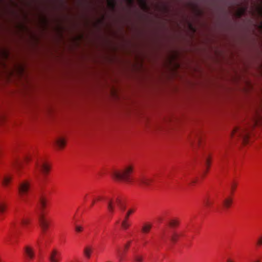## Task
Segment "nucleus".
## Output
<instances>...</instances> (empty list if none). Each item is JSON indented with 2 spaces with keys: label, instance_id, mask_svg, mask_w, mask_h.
<instances>
[{
  "label": "nucleus",
  "instance_id": "nucleus-1",
  "mask_svg": "<svg viewBox=\"0 0 262 262\" xmlns=\"http://www.w3.org/2000/svg\"><path fill=\"white\" fill-rule=\"evenodd\" d=\"M50 170V165L43 160H40L36 164V177L40 185L45 183L47 176Z\"/></svg>",
  "mask_w": 262,
  "mask_h": 262
},
{
  "label": "nucleus",
  "instance_id": "nucleus-2",
  "mask_svg": "<svg viewBox=\"0 0 262 262\" xmlns=\"http://www.w3.org/2000/svg\"><path fill=\"white\" fill-rule=\"evenodd\" d=\"M249 127L247 126H236L231 133L232 138L240 139L244 144H247L249 136Z\"/></svg>",
  "mask_w": 262,
  "mask_h": 262
},
{
  "label": "nucleus",
  "instance_id": "nucleus-3",
  "mask_svg": "<svg viewBox=\"0 0 262 262\" xmlns=\"http://www.w3.org/2000/svg\"><path fill=\"white\" fill-rule=\"evenodd\" d=\"M133 167L131 165H128L126 166L120 172L113 171L111 174L114 179L119 180H123L126 182L129 183L132 181L130 174L133 172Z\"/></svg>",
  "mask_w": 262,
  "mask_h": 262
},
{
  "label": "nucleus",
  "instance_id": "nucleus-4",
  "mask_svg": "<svg viewBox=\"0 0 262 262\" xmlns=\"http://www.w3.org/2000/svg\"><path fill=\"white\" fill-rule=\"evenodd\" d=\"M107 208L110 212L113 213L114 211V206L116 204L121 210L124 211L125 209V205L123 200L117 198L115 201L112 199H108Z\"/></svg>",
  "mask_w": 262,
  "mask_h": 262
},
{
  "label": "nucleus",
  "instance_id": "nucleus-5",
  "mask_svg": "<svg viewBox=\"0 0 262 262\" xmlns=\"http://www.w3.org/2000/svg\"><path fill=\"white\" fill-rule=\"evenodd\" d=\"M154 181L153 178L149 177L142 174L140 175L137 179L138 184L144 188H149Z\"/></svg>",
  "mask_w": 262,
  "mask_h": 262
},
{
  "label": "nucleus",
  "instance_id": "nucleus-6",
  "mask_svg": "<svg viewBox=\"0 0 262 262\" xmlns=\"http://www.w3.org/2000/svg\"><path fill=\"white\" fill-rule=\"evenodd\" d=\"M30 188V183L27 181L21 183L18 187V191L20 195L23 198L27 193Z\"/></svg>",
  "mask_w": 262,
  "mask_h": 262
},
{
  "label": "nucleus",
  "instance_id": "nucleus-7",
  "mask_svg": "<svg viewBox=\"0 0 262 262\" xmlns=\"http://www.w3.org/2000/svg\"><path fill=\"white\" fill-rule=\"evenodd\" d=\"M38 220L40 226L43 231L45 232L49 227V222L48 220L46 219L45 216L42 213L39 215Z\"/></svg>",
  "mask_w": 262,
  "mask_h": 262
},
{
  "label": "nucleus",
  "instance_id": "nucleus-8",
  "mask_svg": "<svg viewBox=\"0 0 262 262\" xmlns=\"http://www.w3.org/2000/svg\"><path fill=\"white\" fill-rule=\"evenodd\" d=\"M60 253L56 249H53L49 254L51 262H59L60 258Z\"/></svg>",
  "mask_w": 262,
  "mask_h": 262
},
{
  "label": "nucleus",
  "instance_id": "nucleus-9",
  "mask_svg": "<svg viewBox=\"0 0 262 262\" xmlns=\"http://www.w3.org/2000/svg\"><path fill=\"white\" fill-rule=\"evenodd\" d=\"M7 208V204L5 201L0 199V219L3 218V214Z\"/></svg>",
  "mask_w": 262,
  "mask_h": 262
},
{
  "label": "nucleus",
  "instance_id": "nucleus-10",
  "mask_svg": "<svg viewBox=\"0 0 262 262\" xmlns=\"http://www.w3.org/2000/svg\"><path fill=\"white\" fill-rule=\"evenodd\" d=\"M25 254L29 259H32L34 256V253L32 248L29 246H26L25 248Z\"/></svg>",
  "mask_w": 262,
  "mask_h": 262
},
{
  "label": "nucleus",
  "instance_id": "nucleus-11",
  "mask_svg": "<svg viewBox=\"0 0 262 262\" xmlns=\"http://www.w3.org/2000/svg\"><path fill=\"white\" fill-rule=\"evenodd\" d=\"M12 179V177L11 176L8 174L5 175L2 179V185L5 187H7L11 182Z\"/></svg>",
  "mask_w": 262,
  "mask_h": 262
},
{
  "label": "nucleus",
  "instance_id": "nucleus-12",
  "mask_svg": "<svg viewBox=\"0 0 262 262\" xmlns=\"http://www.w3.org/2000/svg\"><path fill=\"white\" fill-rule=\"evenodd\" d=\"M204 204L206 208H209L212 207L214 201L210 198L206 196L204 199Z\"/></svg>",
  "mask_w": 262,
  "mask_h": 262
},
{
  "label": "nucleus",
  "instance_id": "nucleus-13",
  "mask_svg": "<svg viewBox=\"0 0 262 262\" xmlns=\"http://www.w3.org/2000/svg\"><path fill=\"white\" fill-rule=\"evenodd\" d=\"M46 206V199L40 196L39 199L38 207L41 211H43Z\"/></svg>",
  "mask_w": 262,
  "mask_h": 262
},
{
  "label": "nucleus",
  "instance_id": "nucleus-14",
  "mask_svg": "<svg viewBox=\"0 0 262 262\" xmlns=\"http://www.w3.org/2000/svg\"><path fill=\"white\" fill-rule=\"evenodd\" d=\"M56 144L59 148H62L66 145V140L62 138H58L55 141Z\"/></svg>",
  "mask_w": 262,
  "mask_h": 262
},
{
  "label": "nucleus",
  "instance_id": "nucleus-15",
  "mask_svg": "<svg viewBox=\"0 0 262 262\" xmlns=\"http://www.w3.org/2000/svg\"><path fill=\"white\" fill-rule=\"evenodd\" d=\"M16 221L17 220H15L11 223L10 226V229H9L10 234H13V232H14V230L17 228V222Z\"/></svg>",
  "mask_w": 262,
  "mask_h": 262
},
{
  "label": "nucleus",
  "instance_id": "nucleus-16",
  "mask_svg": "<svg viewBox=\"0 0 262 262\" xmlns=\"http://www.w3.org/2000/svg\"><path fill=\"white\" fill-rule=\"evenodd\" d=\"M247 9V7H242L239 8L236 13L237 16L238 17H241L242 16H243L246 13Z\"/></svg>",
  "mask_w": 262,
  "mask_h": 262
},
{
  "label": "nucleus",
  "instance_id": "nucleus-17",
  "mask_svg": "<svg viewBox=\"0 0 262 262\" xmlns=\"http://www.w3.org/2000/svg\"><path fill=\"white\" fill-rule=\"evenodd\" d=\"M232 203V200L231 198H226L223 201V205L226 208H228L230 207Z\"/></svg>",
  "mask_w": 262,
  "mask_h": 262
},
{
  "label": "nucleus",
  "instance_id": "nucleus-18",
  "mask_svg": "<svg viewBox=\"0 0 262 262\" xmlns=\"http://www.w3.org/2000/svg\"><path fill=\"white\" fill-rule=\"evenodd\" d=\"M151 228V224H146L143 226L142 228V231L144 233H147L149 232Z\"/></svg>",
  "mask_w": 262,
  "mask_h": 262
},
{
  "label": "nucleus",
  "instance_id": "nucleus-19",
  "mask_svg": "<svg viewBox=\"0 0 262 262\" xmlns=\"http://www.w3.org/2000/svg\"><path fill=\"white\" fill-rule=\"evenodd\" d=\"M92 249L89 247H86L84 249V254L88 258L91 256Z\"/></svg>",
  "mask_w": 262,
  "mask_h": 262
},
{
  "label": "nucleus",
  "instance_id": "nucleus-20",
  "mask_svg": "<svg viewBox=\"0 0 262 262\" xmlns=\"http://www.w3.org/2000/svg\"><path fill=\"white\" fill-rule=\"evenodd\" d=\"M121 226L123 229H127L130 226L127 219H124L121 223Z\"/></svg>",
  "mask_w": 262,
  "mask_h": 262
},
{
  "label": "nucleus",
  "instance_id": "nucleus-21",
  "mask_svg": "<svg viewBox=\"0 0 262 262\" xmlns=\"http://www.w3.org/2000/svg\"><path fill=\"white\" fill-rule=\"evenodd\" d=\"M179 220L177 219H172L170 220V221L169 223V225L171 227H174L179 225Z\"/></svg>",
  "mask_w": 262,
  "mask_h": 262
},
{
  "label": "nucleus",
  "instance_id": "nucleus-22",
  "mask_svg": "<svg viewBox=\"0 0 262 262\" xmlns=\"http://www.w3.org/2000/svg\"><path fill=\"white\" fill-rule=\"evenodd\" d=\"M20 223L22 225L26 226L30 223V220L28 218L23 217L20 219Z\"/></svg>",
  "mask_w": 262,
  "mask_h": 262
},
{
  "label": "nucleus",
  "instance_id": "nucleus-23",
  "mask_svg": "<svg viewBox=\"0 0 262 262\" xmlns=\"http://www.w3.org/2000/svg\"><path fill=\"white\" fill-rule=\"evenodd\" d=\"M135 262H143V257L141 255H136L134 257Z\"/></svg>",
  "mask_w": 262,
  "mask_h": 262
},
{
  "label": "nucleus",
  "instance_id": "nucleus-24",
  "mask_svg": "<svg viewBox=\"0 0 262 262\" xmlns=\"http://www.w3.org/2000/svg\"><path fill=\"white\" fill-rule=\"evenodd\" d=\"M115 0H108V5L112 9H114L116 6Z\"/></svg>",
  "mask_w": 262,
  "mask_h": 262
},
{
  "label": "nucleus",
  "instance_id": "nucleus-25",
  "mask_svg": "<svg viewBox=\"0 0 262 262\" xmlns=\"http://www.w3.org/2000/svg\"><path fill=\"white\" fill-rule=\"evenodd\" d=\"M83 230V227L81 225H76L75 226V230L77 233H80Z\"/></svg>",
  "mask_w": 262,
  "mask_h": 262
},
{
  "label": "nucleus",
  "instance_id": "nucleus-26",
  "mask_svg": "<svg viewBox=\"0 0 262 262\" xmlns=\"http://www.w3.org/2000/svg\"><path fill=\"white\" fill-rule=\"evenodd\" d=\"M135 210L134 209H129L126 215H125L124 219L128 220L129 216L130 214L133 213L134 212Z\"/></svg>",
  "mask_w": 262,
  "mask_h": 262
},
{
  "label": "nucleus",
  "instance_id": "nucleus-27",
  "mask_svg": "<svg viewBox=\"0 0 262 262\" xmlns=\"http://www.w3.org/2000/svg\"><path fill=\"white\" fill-rule=\"evenodd\" d=\"M179 235L177 233H173V234L171 236L170 240L173 242H176L178 239Z\"/></svg>",
  "mask_w": 262,
  "mask_h": 262
},
{
  "label": "nucleus",
  "instance_id": "nucleus-28",
  "mask_svg": "<svg viewBox=\"0 0 262 262\" xmlns=\"http://www.w3.org/2000/svg\"><path fill=\"white\" fill-rule=\"evenodd\" d=\"M256 244L258 246L262 245V235L259 236L257 238Z\"/></svg>",
  "mask_w": 262,
  "mask_h": 262
},
{
  "label": "nucleus",
  "instance_id": "nucleus-29",
  "mask_svg": "<svg viewBox=\"0 0 262 262\" xmlns=\"http://www.w3.org/2000/svg\"><path fill=\"white\" fill-rule=\"evenodd\" d=\"M131 243V241H128L127 242V243H126L125 245H124V252H125L128 249V248L130 246V244Z\"/></svg>",
  "mask_w": 262,
  "mask_h": 262
},
{
  "label": "nucleus",
  "instance_id": "nucleus-30",
  "mask_svg": "<svg viewBox=\"0 0 262 262\" xmlns=\"http://www.w3.org/2000/svg\"><path fill=\"white\" fill-rule=\"evenodd\" d=\"M21 162L17 161L16 164V165H15L16 168L17 169H18L21 167Z\"/></svg>",
  "mask_w": 262,
  "mask_h": 262
},
{
  "label": "nucleus",
  "instance_id": "nucleus-31",
  "mask_svg": "<svg viewBox=\"0 0 262 262\" xmlns=\"http://www.w3.org/2000/svg\"><path fill=\"white\" fill-rule=\"evenodd\" d=\"M140 2L141 3L142 6L143 7L145 8L146 7V4L145 0H140Z\"/></svg>",
  "mask_w": 262,
  "mask_h": 262
},
{
  "label": "nucleus",
  "instance_id": "nucleus-32",
  "mask_svg": "<svg viewBox=\"0 0 262 262\" xmlns=\"http://www.w3.org/2000/svg\"><path fill=\"white\" fill-rule=\"evenodd\" d=\"M206 164L207 165V166H209V160L208 158H206Z\"/></svg>",
  "mask_w": 262,
  "mask_h": 262
},
{
  "label": "nucleus",
  "instance_id": "nucleus-33",
  "mask_svg": "<svg viewBox=\"0 0 262 262\" xmlns=\"http://www.w3.org/2000/svg\"><path fill=\"white\" fill-rule=\"evenodd\" d=\"M119 258L120 261H121L122 260V258H122V255L121 254H119Z\"/></svg>",
  "mask_w": 262,
  "mask_h": 262
},
{
  "label": "nucleus",
  "instance_id": "nucleus-34",
  "mask_svg": "<svg viewBox=\"0 0 262 262\" xmlns=\"http://www.w3.org/2000/svg\"><path fill=\"white\" fill-rule=\"evenodd\" d=\"M127 1L130 4H132L134 2V0H127Z\"/></svg>",
  "mask_w": 262,
  "mask_h": 262
},
{
  "label": "nucleus",
  "instance_id": "nucleus-35",
  "mask_svg": "<svg viewBox=\"0 0 262 262\" xmlns=\"http://www.w3.org/2000/svg\"><path fill=\"white\" fill-rule=\"evenodd\" d=\"M259 13L260 15L262 16V8L259 9Z\"/></svg>",
  "mask_w": 262,
  "mask_h": 262
},
{
  "label": "nucleus",
  "instance_id": "nucleus-36",
  "mask_svg": "<svg viewBox=\"0 0 262 262\" xmlns=\"http://www.w3.org/2000/svg\"><path fill=\"white\" fill-rule=\"evenodd\" d=\"M252 262H261L259 259H255L254 260H252Z\"/></svg>",
  "mask_w": 262,
  "mask_h": 262
},
{
  "label": "nucleus",
  "instance_id": "nucleus-37",
  "mask_svg": "<svg viewBox=\"0 0 262 262\" xmlns=\"http://www.w3.org/2000/svg\"><path fill=\"white\" fill-rule=\"evenodd\" d=\"M29 159V157L28 156H27L25 157V160L28 161Z\"/></svg>",
  "mask_w": 262,
  "mask_h": 262
},
{
  "label": "nucleus",
  "instance_id": "nucleus-38",
  "mask_svg": "<svg viewBox=\"0 0 262 262\" xmlns=\"http://www.w3.org/2000/svg\"><path fill=\"white\" fill-rule=\"evenodd\" d=\"M227 262H233V261L232 260L230 259H228L227 260Z\"/></svg>",
  "mask_w": 262,
  "mask_h": 262
},
{
  "label": "nucleus",
  "instance_id": "nucleus-39",
  "mask_svg": "<svg viewBox=\"0 0 262 262\" xmlns=\"http://www.w3.org/2000/svg\"><path fill=\"white\" fill-rule=\"evenodd\" d=\"M197 142H198V144H200V138L198 139Z\"/></svg>",
  "mask_w": 262,
  "mask_h": 262
},
{
  "label": "nucleus",
  "instance_id": "nucleus-40",
  "mask_svg": "<svg viewBox=\"0 0 262 262\" xmlns=\"http://www.w3.org/2000/svg\"><path fill=\"white\" fill-rule=\"evenodd\" d=\"M95 204V201H93L92 202V205H91V206H93L94 205V204Z\"/></svg>",
  "mask_w": 262,
  "mask_h": 262
},
{
  "label": "nucleus",
  "instance_id": "nucleus-41",
  "mask_svg": "<svg viewBox=\"0 0 262 262\" xmlns=\"http://www.w3.org/2000/svg\"><path fill=\"white\" fill-rule=\"evenodd\" d=\"M235 186H232V189H233L232 190H234V189H235Z\"/></svg>",
  "mask_w": 262,
  "mask_h": 262
}]
</instances>
